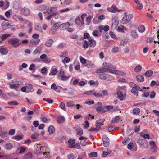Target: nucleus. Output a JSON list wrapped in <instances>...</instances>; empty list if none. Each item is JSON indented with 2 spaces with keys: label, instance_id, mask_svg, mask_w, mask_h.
Instances as JSON below:
<instances>
[{
  "label": "nucleus",
  "instance_id": "f257e3e1",
  "mask_svg": "<svg viewBox=\"0 0 159 159\" xmlns=\"http://www.w3.org/2000/svg\"><path fill=\"white\" fill-rule=\"evenodd\" d=\"M19 39L16 38H11L8 40L9 43L11 44L14 48L18 47L21 44L20 43H19Z\"/></svg>",
  "mask_w": 159,
  "mask_h": 159
},
{
  "label": "nucleus",
  "instance_id": "f03ea898",
  "mask_svg": "<svg viewBox=\"0 0 159 159\" xmlns=\"http://www.w3.org/2000/svg\"><path fill=\"white\" fill-rule=\"evenodd\" d=\"M99 78L102 80L107 81L113 80H114V77L106 73L100 74L99 75Z\"/></svg>",
  "mask_w": 159,
  "mask_h": 159
},
{
  "label": "nucleus",
  "instance_id": "7ed1b4c3",
  "mask_svg": "<svg viewBox=\"0 0 159 159\" xmlns=\"http://www.w3.org/2000/svg\"><path fill=\"white\" fill-rule=\"evenodd\" d=\"M137 143L139 147L142 149L146 148L148 147L147 141L144 139H139Z\"/></svg>",
  "mask_w": 159,
  "mask_h": 159
},
{
  "label": "nucleus",
  "instance_id": "20e7f679",
  "mask_svg": "<svg viewBox=\"0 0 159 159\" xmlns=\"http://www.w3.org/2000/svg\"><path fill=\"white\" fill-rule=\"evenodd\" d=\"M133 17V16L132 14L125 16L121 20V23L123 24H127L130 20Z\"/></svg>",
  "mask_w": 159,
  "mask_h": 159
},
{
  "label": "nucleus",
  "instance_id": "39448f33",
  "mask_svg": "<svg viewBox=\"0 0 159 159\" xmlns=\"http://www.w3.org/2000/svg\"><path fill=\"white\" fill-rule=\"evenodd\" d=\"M138 91H142L143 92V91L142 90V89L140 88V87L138 85L136 86V87H134V88H132L131 90L132 93L134 95L137 96H138Z\"/></svg>",
  "mask_w": 159,
  "mask_h": 159
},
{
  "label": "nucleus",
  "instance_id": "423d86ee",
  "mask_svg": "<svg viewBox=\"0 0 159 159\" xmlns=\"http://www.w3.org/2000/svg\"><path fill=\"white\" fill-rule=\"evenodd\" d=\"M111 69L109 68H107L106 67H101L97 69L95 72L97 74H100L101 73H104L109 72L110 73Z\"/></svg>",
  "mask_w": 159,
  "mask_h": 159
},
{
  "label": "nucleus",
  "instance_id": "0eeeda50",
  "mask_svg": "<svg viewBox=\"0 0 159 159\" xmlns=\"http://www.w3.org/2000/svg\"><path fill=\"white\" fill-rule=\"evenodd\" d=\"M149 144L151 151L153 152H156L157 150V147L155 142L153 140L151 141H150Z\"/></svg>",
  "mask_w": 159,
  "mask_h": 159
},
{
  "label": "nucleus",
  "instance_id": "6e6552de",
  "mask_svg": "<svg viewBox=\"0 0 159 159\" xmlns=\"http://www.w3.org/2000/svg\"><path fill=\"white\" fill-rule=\"evenodd\" d=\"M102 141L103 143V146L104 147H107L110 144L109 139L106 135H104L102 137Z\"/></svg>",
  "mask_w": 159,
  "mask_h": 159
},
{
  "label": "nucleus",
  "instance_id": "1a4fd4ad",
  "mask_svg": "<svg viewBox=\"0 0 159 159\" xmlns=\"http://www.w3.org/2000/svg\"><path fill=\"white\" fill-rule=\"evenodd\" d=\"M102 65L103 66L106 67V68L111 69L112 70H115L116 68L115 66L111 63H107L106 62H103Z\"/></svg>",
  "mask_w": 159,
  "mask_h": 159
},
{
  "label": "nucleus",
  "instance_id": "9d476101",
  "mask_svg": "<svg viewBox=\"0 0 159 159\" xmlns=\"http://www.w3.org/2000/svg\"><path fill=\"white\" fill-rule=\"evenodd\" d=\"M105 121L104 119L100 117L97 120L96 122V126L97 127H100L103 124V123Z\"/></svg>",
  "mask_w": 159,
  "mask_h": 159
},
{
  "label": "nucleus",
  "instance_id": "9b49d317",
  "mask_svg": "<svg viewBox=\"0 0 159 159\" xmlns=\"http://www.w3.org/2000/svg\"><path fill=\"white\" fill-rule=\"evenodd\" d=\"M110 73L121 76L125 75L126 74L125 73H124L123 71L112 69H111Z\"/></svg>",
  "mask_w": 159,
  "mask_h": 159
},
{
  "label": "nucleus",
  "instance_id": "f8f14e48",
  "mask_svg": "<svg viewBox=\"0 0 159 159\" xmlns=\"http://www.w3.org/2000/svg\"><path fill=\"white\" fill-rule=\"evenodd\" d=\"M88 44L90 47H94L96 45V41L92 37H89L88 39Z\"/></svg>",
  "mask_w": 159,
  "mask_h": 159
},
{
  "label": "nucleus",
  "instance_id": "ddd939ff",
  "mask_svg": "<svg viewBox=\"0 0 159 159\" xmlns=\"http://www.w3.org/2000/svg\"><path fill=\"white\" fill-rule=\"evenodd\" d=\"M75 23L77 25H82L84 24V21L82 20L79 17L76 18L75 20Z\"/></svg>",
  "mask_w": 159,
  "mask_h": 159
},
{
  "label": "nucleus",
  "instance_id": "4468645a",
  "mask_svg": "<svg viewBox=\"0 0 159 159\" xmlns=\"http://www.w3.org/2000/svg\"><path fill=\"white\" fill-rule=\"evenodd\" d=\"M107 10L108 11L113 13H115L116 11H118V12H119V11H121L119 10V11H118L117 9L116 8V6L115 5H112L111 7H107Z\"/></svg>",
  "mask_w": 159,
  "mask_h": 159
},
{
  "label": "nucleus",
  "instance_id": "2eb2a0df",
  "mask_svg": "<svg viewBox=\"0 0 159 159\" xmlns=\"http://www.w3.org/2000/svg\"><path fill=\"white\" fill-rule=\"evenodd\" d=\"M30 13V10L24 7L21 10V14L25 16L28 15Z\"/></svg>",
  "mask_w": 159,
  "mask_h": 159
},
{
  "label": "nucleus",
  "instance_id": "dca6fc26",
  "mask_svg": "<svg viewBox=\"0 0 159 159\" xmlns=\"http://www.w3.org/2000/svg\"><path fill=\"white\" fill-rule=\"evenodd\" d=\"M72 24H70L69 22H66L61 24V26L60 28L62 30L67 29L70 26H72Z\"/></svg>",
  "mask_w": 159,
  "mask_h": 159
},
{
  "label": "nucleus",
  "instance_id": "f3484780",
  "mask_svg": "<svg viewBox=\"0 0 159 159\" xmlns=\"http://www.w3.org/2000/svg\"><path fill=\"white\" fill-rule=\"evenodd\" d=\"M130 34L131 36L133 39H135L138 38L139 36L138 34L135 30H133L130 31Z\"/></svg>",
  "mask_w": 159,
  "mask_h": 159
},
{
  "label": "nucleus",
  "instance_id": "a211bd4d",
  "mask_svg": "<svg viewBox=\"0 0 159 159\" xmlns=\"http://www.w3.org/2000/svg\"><path fill=\"white\" fill-rule=\"evenodd\" d=\"M136 80L139 82H142L144 81V77L141 75H139L136 77Z\"/></svg>",
  "mask_w": 159,
  "mask_h": 159
},
{
  "label": "nucleus",
  "instance_id": "6ab92c4d",
  "mask_svg": "<svg viewBox=\"0 0 159 159\" xmlns=\"http://www.w3.org/2000/svg\"><path fill=\"white\" fill-rule=\"evenodd\" d=\"M137 29L138 31L141 33L144 32L145 30V27L142 25H139L138 26Z\"/></svg>",
  "mask_w": 159,
  "mask_h": 159
},
{
  "label": "nucleus",
  "instance_id": "aec40b11",
  "mask_svg": "<svg viewBox=\"0 0 159 159\" xmlns=\"http://www.w3.org/2000/svg\"><path fill=\"white\" fill-rule=\"evenodd\" d=\"M40 41L39 39H32L30 41V43L32 45H36L39 43Z\"/></svg>",
  "mask_w": 159,
  "mask_h": 159
},
{
  "label": "nucleus",
  "instance_id": "412c9836",
  "mask_svg": "<svg viewBox=\"0 0 159 159\" xmlns=\"http://www.w3.org/2000/svg\"><path fill=\"white\" fill-rule=\"evenodd\" d=\"M96 111L98 113H103L106 112V110L105 109L104 107H96Z\"/></svg>",
  "mask_w": 159,
  "mask_h": 159
},
{
  "label": "nucleus",
  "instance_id": "4be33fe9",
  "mask_svg": "<svg viewBox=\"0 0 159 159\" xmlns=\"http://www.w3.org/2000/svg\"><path fill=\"white\" fill-rule=\"evenodd\" d=\"M1 26L3 30H6L8 28L9 26H11V25L9 23H7L5 22H3L1 24Z\"/></svg>",
  "mask_w": 159,
  "mask_h": 159
},
{
  "label": "nucleus",
  "instance_id": "5701e85b",
  "mask_svg": "<svg viewBox=\"0 0 159 159\" xmlns=\"http://www.w3.org/2000/svg\"><path fill=\"white\" fill-rule=\"evenodd\" d=\"M41 119L43 122L46 123L49 122L50 120L49 119H47L46 116H42Z\"/></svg>",
  "mask_w": 159,
  "mask_h": 159
},
{
  "label": "nucleus",
  "instance_id": "b1692460",
  "mask_svg": "<svg viewBox=\"0 0 159 159\" xmlns=\"http://www.w3.org/2000/svg\"><path fill=\"white\" fill-rule=\"evenodd\" d=\"M53 42V40L52 39H50L48 40L45 43V46L47 47H50Z\"/></svg>",
  "mask_w": 159,
  "mask_h": 159
},
{
  "label": "nucleus",
  "instance_id": "393cba45",
  "mask_svg": "<svg viewBox=\"0 0 159 159\" xmlns=\"http://www.w3.org/2000/svg\"><path fill=\"white\" fill-rule=\"evenodd\" d=\"M48 130L50 134H52L55 131V129L52 125H50L48 129Z\"/></svg>",
  "mask_w": 159,
  "mask_h": 159
},
{
  "label": "nucleus",
  "instance_id": "a878e982",
  "mask_svg": "<svg viewBox=\"0 0 159 159\" xmlns=\"http://www.w3.org/2000/svg\"><path fill=\"white\" fill-rule=\"evenodd\" d=\"M153 74V72L152 70H148L145 73V75L146 77H150Z\"/></svg>",
  "mask_w": 159,
  "mask_h": 159
},
{
  "label": "nucleus",
  "instance_id": "bb28decb",
  "mask_svg": "<svg viewBox=\"0 0 159 159\" xmlns=\"http://www.w3.org/2000/svg\"><path fill=\"white\" fill-rule=\"evenodd\" d=\"M112 151L109 149H107V151H103L102 154L101 156L102 157H105L107 155L111 153Z\"/></svg>",
  "mask_w": 159,
  "mask_h": 159
},
{
  "label": "nucleus",
  "instance_id": "cd10ccee",
  "mask_svg": "<svg viewBox=\"0 0 159 159\" xmlns=\"http://www.w3.org/2000/svg\"><path fill=\"white\" fill-rule=\"evenodd\" d=\"M140 112V109L137 108L136 107L134 108L133 110V113L134 115H139Z\"/></svg>",
  "mask_w": 159,
  "mask_h": 159
},
{
  "label": "nucleus",
  "instance_id": "c85d7f7f",
  "mask_svg": "<svg viewBox=\"0 0 159 159\" xmlns=\"http://www.w3.org/2000/svg\"><path fill=\"white\" fill-rule=\"evenodd\" d=\"M65 120V118L62 116H60L58 117L57 119V122L59 123H63Z\"/></svg>",
  "mask_w": 159,
  "mask_h": 159
},
{
  "label": "nucleus",
  "instance_id": "c756f323",
  "mask_svg": "<svg viewBox=\"0 0 159 159\" xmlns=\"http://www.w3.org/2000/svg\"><path fill=\"white\" fill-rule=\"evenodd\" d=\"M117 98L120 100H122L123 99L124 96L122 94V93L120 91H118L117 93Z\"/></svg>",
  "mask_w": 159,
  "mask_h": 159
},
{
  "label": "nucleus",
  "instance_id": "7c9ffc66",
  "mask_svg": "<svg viewBox=\"0 0 159 159\" xmlns=\"http://www.w3.org/2000/svg\"><path fill=\"white\" fill-rule=\"evenodd\" d=\"M18 84H11L10 85V88L11 89H16L18 88L19 86Z\"/></svg>",
  "mask_w": 159,
  "mask_h": 159
},
{
  "label": "nucleus",
  "instance_id": "2f4dec72",
  "mask_svg": "<svg viewBox=\"0 0 159 159\" xmlns=\"http://www.w3.org/2000/svg\"><path fill=\"white\" fill-rule=\"evenodd\" d=\"M68 147L70 148H76L77 149H79L80 148V146L79 143H77L74 144L73 145H68Z\"/></svg>",
  "mask_w": 159,
  "mask_h": 159
},
{
  "label": "nucleus",
  "instance_id": "473e14b6",
  "mask_svg": "<svg viewBox=\"0 0 159 159\" xmlns=\"http://www.w3.org/2000/svg\"><path fill=\"white\" fill-rule=\"evenodd\" d=\"M13 147V145L11 143H7L5 145V148L7 150L11 149Z\"/></svg>",
  "mask_w": 159,
  "mask_h": 159
},
{
  "label": "nucleus",
  "instance_id": "72a5a7b5",
  "mask_svg": "<svg viewBox=\"0 0 159 159\" xmlns=\"http://www.w3.org/2000/svg\"><path fill=\"white\" fill-rule=\"evenodd\" d=\"M8 50L6 48H1L0 49L1 53L3 55H6L8 53Z\"/></svg>",
  "mask_w": 159,
  "mask_h": 159
},
{
  "label": "nucleus",
  "instance_id": "f704fd0d",
  "mask_svg": "<svg viewBox=\"0 0 159 159\" xmlns=\"http://www.w3.org/2000/svg\"><path fill=\"white\" fill-rule=\"evenodd\" d=\"M120 120V117L119 116H116L114 119H113L112 121V123H118L119 122Z\"/></svg>",
  "mask_w": 159,
  "mask_h": 159
},
{
  "label": "nucleus",
  "instance_id": "c9c22d12",
  "mask_svg": "<svg viewBox=\"0 0 159 159\" xmlns=\"http://www.w3.org/2000/svg\"><path fill=\"white\" fill-rule=\"evenodd\" d=\"M61 23L60 22H58L54 24L52 28L53 29H57L59 27H61Z\"/></svg>",
  "mask_w": 159,
  "mask_h": 159
},
{
  "label": "nucleus",
  "instance_id": "e433bc0d",
  "mask_svg": "<svg viewBox=\"0 0 159 159\" xmlns=\"http://www.w3.org/2000/svg\"><path fill=\"white\" fill-rule=\"evenodd\" d=\"M142 69V66L140 65H138L135 67L134 70L136 72H139Z\"/></svg>",
  "mask_w": 159,
  "mask_h": 159
},
{
  "label": "nucleus",
  "instance_id": "4c0bfd02",
  "mask_svg": "<svg viewBox=\"0 0 159 159\" xmlns=\"http://www.w3.org/2000/svg\"><path fill=\"white\" fill-rule=\"evenodd\" d=\"M10 36V35L9 34H7L2 35L1 37V39L2 41L5 40L7 38L9 37Z\"/></svg>",
  "mask_w": 159,
  "mask_h": 159
},
{
  "label": "nucleus",
  "instance_id": "58836bf2",
  "mask_svg": "<svg viewBox=\"0 0 159 159\" xmlns=\"http://www.w3.org/2000/svg\"><path fill=\"white\" fill-rule=\"evenodd\" d=\"M42 50L41 48L39 47H37L34 51V53L35 54L39 53Z\"/></svg>",
  "mask_w": 159,
  "mask_h": 159
},
{
  "label": "nucleus",
  "instance_id": "ea45409f",
  "mask_svg": "<svg viewBox=\"0 0 159 159\" xmlns=\"http://www.w3.org/2000/svg\"><path fill=\"white\" fill-rule=\"evenodd\" d=\"M57 69L56 68H54L52 70L51 72L49 73V75H55L57 74Z\"/></svg>",
  "mask_w": 159,
  "mask_h": 159
},
{
  "label": "nucleus",
  "instance_id": "a19ab883",
  "mask_svg": "<svg viewBox=\"0 0 159 159\" xmlns=\"http://www.w3.org/2000/svg\"><path fill=\"white\" fill-rule=\"evenodd\" d=\"M8 104L11 105H16L19 104L16 101H10L8 102Z\"/></svg>",
  "mask_w": 159,
  "mask_h": 159
},
{
  "label": "nucleus",
  "instance_id": "79ce46f5",
  "mask_svg": "<svg viewBox=\"0 0 159 159\" xmlns=\"http://www.w3.org/2000/svg\"><path fill=\"white\" fill-rule=\"evenodd\" d=\"M75 142V140L73 139H69L68 141V145H73Z\"/></svg>",
  "mask_w": 159,
  "mask_h": 159
},
{
  "label": "nucleus",
  "instance_id": "37998d69",
  "mask_svg": "<svg viewBox=\"0 0 159 159\" xmlns=\"http://www.w3.org/2000/svg\"><path fill=\"white\" fill-rule=\"evenodd\" d=\"M97 156V153L96 152H92L89 153V157H95Z\"/></svg>",
  "mask_w": 159,
  "mask_h": 159
},
{
  "label": "nucleus",
  "instance_id": "c03bdc74",
  "mask_svg": "<svg viewBox=\"0 0 159 159\" xmlns=\"http://www.w3.org/2000/svg\"><path fill=\"white\" fill-rule=\"evenodd\" d=\"M119 50V48L116 47H114L111 51L112 53H117Z\"/></svg>",
  "mask_w": 159,
  "mask_h": 159
},
{
  "label": "nucleus",
  "instance_id": "a18cd8bd",
  "mask_svg": "<svg viewBox=\"0 0 159 159\" xmlns=\"http://www.w3.org/2000/svg\"><path fill=\"white\" fill-rule=\"evenodd\" d=\"M67 105L69 107H75V105L73 104L72 101H70L67 103Z\"/></svg>",
  "mask_w": 159,
  "mask_h": 159
},
{
  "label": "nucleus",
  "instance_id": "49530a36",
  "mask_svg": "<svg viewBox=\"0 0 159 159\" xmlns=\"http://www.w3.org/2000/svg\"><path fill=\"white\" fill-rule=\"evenodd\" d=\"M86 63V64L85 66L89 68L94 67L93 64L91 63L90 62H88Z\"/></svg>",
  "mask_w": 159,
  "mask_h": 159
},
{
  "label": "nucleus",
  "instance_id": "de8ad7c7",
  "mask_svg": "<svg viewBox=\"0 0 159 159\" xmlns=\"http://www.w3.org/2000/svg\"><path fill=\"white\" fill-rule=\"evenodd\" d=\"M130 140V139L128 137L125 138L124 140L122 141V143L124 144L125 145L128 142H129Z\"/></svg>",
  "mask_w": 159,
  "mask_h": 159
},
{
  "label": "nucleus",
  "instance_id": "09e8293b",
  "mask_svg": "<svg viewBox=\"0 0 159 159\" xmlns=\"http://www.w3.org/2000/svg\"><path fill=\"white\" fill-rule=\"evenodd\" d=\"M8 133L7 132H1L0 134V136L1 137L3 138L4 137H6L7 136Z\"/></svg>",
  "mask_w": 159,
  "mask_h": 159
},
{
  "label": "nucleus",
  "instance_id": "8fccbe9b",
  "mask_svg": "<svg viewBox=\"0 0 159 159\" xmlns=\"http://www.w3.org/2000/svg\"><path fill=\"white\" fill-rule=\"evenodd\" d=\"M68 52L67 51L63 52L61 53L60 55V57L61 58H63L67 55Z\"/></svg>",
  "mask_w": 159,
  "mask_h": 159
},
{
  "label": "nucleus",
  "instance_id": "3c124183",
  "mask_svg": "<svg viewBox=\"0 0 159 159\" xmlns=\"http://www.w3.org/2000/svg\"><path fill=\"white\" fill-rule=\"evenodd\" d=\"M88 42L86 40L84 41V44L83 47L84 48H87L89 46Z\"/></svg>",
  "mask_w": 159,
  "mask_h": 159
},
{
  "label": "nucleus",
  "instance_id": "603ef678",
  "mask_svg": "<svg viewBox=\"0 0 159 159\" xmlns=\"http://www.w3.org/2000/svg\"><path fill=\"white\" fill-rule=\"evenodd\" d=\"M43 100L47 102L48 103H52L53 102V100L50 98H45L43 99Z\"/></svg>",
  "mask_w": 159,
  "mask_h": 159
},
{
  "label": "nucleus",
  "instance_id": "864d4df0",
  "mask_svg": "<svg viewBox=\"0 0 159 159\" xmlns=\"http://www.w3.org/2000/svg\"><path fill=\"white\" fill-rule=\"evenodd\" d=\"M149 95V92L148 91H145L143 94H142L141 96L142 97H147Z\"/></svg>",
  "mask_w": 159,
  "mask_h": 159
},
{
  "label": "nucleus",
  "instance_id": "5fc2aeb1",
  "mask_svg": "<svg viewBox=\"0 0 159 159\" xmlns=\"http://www.w3.org/2000/svg\"><path fill=\"white\" fill-rule=\"evenodd\" d=\"M156 95V93L154 91H152L151 92L150 97L151 99L154 98Z\"/></svg>",
  "mask_w": 159,
  "mask_h": 159
},
{
  "label": "nucleus",
  "instance_id": "6e6d98bb",
  "mask_svg": "<svg viewBox=\"0 0 159 159\" xmlns=\"http://www.w3.org/2000/svg\"><path fill=\"white\" fill-rule=\"evenodd\" d=\"M15 130L14 129H11L9 131L8 134L10 135H14L15 133Z\"/></svg>",
  "mask_w": 159,
  "mask_h": 159
},
{
  "label": "nucleus",
  "instance_id": "4d7b16f0",
  "mask_svg": "<svg viewBox=\"0 0 159 159\" xmlns=\"http://www.w3.org/2000/svg\"><path fill=\"white\" fill-rule=\"evenodd\" d=\"M93 91H88L84 92V94L87 95H90L93 94Z\"/></svg>",
  "mask_w": 159,
  "mask_h": 159
},
{
  "label": "nucleus",
  "instance_id": "13d9d810",
  "mask_svg": "<svg viewBox=\"0 0 159 159\" xmlns=\"http://www.w3.org/2000/svg\"><path fill=\"white\" fill-rule=\"evenodd\" d=\"M84 129H86L89 127V123L87 121H86L84 122Z\"/></svg>",
  "mask_w": 159,
  "mask_h": 159
},
{
  "label": "nucleus",
  "instance_id": "bf43d9fd",
  "mask_svg": "<svg viewBox=\"0 0 159 159\" xmlns=\"http://www.w3.org/2000/svg\"><path fill=\"white\" fill-rule=\"evenodd\" d=\"M22 138V137L21 135H17L13 136L12 139H16L18 140H20Z\"/></svg>",
  "mask_w": 159,
  "mask_h": 159
},
{
  "label": "nucleus",
  "instance_id": "052dcab7",
  "mask_svg": "<svg viewBox=\"0 0 159 159\" xmlns=\"http://www.w3.org/2000/svg\"><path fill=\"white\" fill-rule=\"evenodd\" d=\"M104 107L105 109L106 110V111L110 109H113V106H105Z\"/></svg>",
  "mask_w": 159,
  "mask_h": 159
},
{
  "label": "nucleus",
  "instance_id": "680f3d73",
  "mask_svg": "<svg viewBox=\"0 0 159 159\" xmlns=\"http://www.w3.org/2000/svg\"><path fill=\"white\" fill-rule=\"evenodd\" d=\"M74 155L72 153L68 154L67 156V159H74Z\"/></svg>",
  "mask_w": 159,
  "mask_h": 159
},
{
  "label": "nucleus",
  "instance_id": "e2e57ef3",
  "mask_svg": "<svg viewBox=\"0 0 159 159\" xmlns=\"http://www.w3.org/2000/svg\"><path fill=\"white\" fill-rule=\"evenodd\" d=\"M56 13H54L50 15H49V16H48L46 18V19L48 20H49L50 19H51L53 16H56Z\"/></svg>",
  "mask_w": 159,
  "mask_h": 159
},
{
  "label": "nucleus",
  "instance_id": "0e129e2a",
  "mask_svg": "<svg viewBox=\"0 0 159 159\" xmlns=\"http://www.w3.org/2000/svg\"><path fill=\"white\" fill-rule=\"evenodd\" d=\"M19 150H20L19 153H22L25 152L26 150V148L24 147H21L19 149Z\"/></svg>",
  "mask_w": 159,
  "mask_h": 159
},
{
  "label": "nucleus",
  "instance_id": "69168bd1",
  "mask_svg": "<svg viewBox=\"0 0 159 159\" xmlns=\"http://www.w3.org/2000/svg\"><path fill=\"white\" fill-rule=\"evenodd\" d=\"M85 103L86 104L91 105L94 104V102L93 100L89 101H86Z\"/></svg>",
  "mask_w": 159,
  "mask_h": 159
},
{
  "label": "nucleus",
  "instance_id": "338daca9",
  "mask_svg": "<svg viewBox=\"0 0 159 159\" xmlns=\"http://www.w3.org/2000/svg\"><path fill=\"white\" fill-rule=\"evenodd\" d=\"M16 18L18 19V20L20 21H23V19L21 16L20 15H16L15 16Z\"/></svg>",
  "mask_w": 159,
  "mask_h": 159
},
{
  "label": "nucleus",
  "instance_id": "774afa93",
  "mask_svg": "<svg viewBox=\"0 0 159 159\" xmlns=\"http://www.w3.org/2000/svg\"><path fill=\"white\" fill-rule=\"evenodd\" d=\"M77 131V134L79 135H82L83 134V131L82 129H78Z\"/></svg>",
  "mask_w": 159,
  "mask_h": 159
}]
</instances>
